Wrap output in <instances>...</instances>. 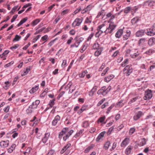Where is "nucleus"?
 <instances>
[{
  "instance_id": "nucleus-1",
  "label": "nucleus",
  "mask_w": 155,
  "mask_h": 155,
  "mask_svg": "<svg viewBox=\"0 0 155 155\" xmlns=\"http://www.w3.org/2000/svg\"><path fill=\"white\" fill-rule=\"evenodd\" d=\"M111 88V87L110 86H109L107 87L105 86H103L98 91L97 94L105 96L110 91Z\"/></svg>"
},
{
  "instance_id": "nucleus-2",
  "label": "nucleus",
  "mask_w": 155,
  "mask_h": 155,
  "mask_svg": "<svg viewBox=\"0 0 155 155\" xmlns=\"http://www.w3.org/2000/svg\"><path fill=\"white\" fill-rule=\"evenodd\" d=\"M116 26V25L114 24V22H111L109 24L108 27L104 31V32L106 34L108 33L111 34L115 29Z\"/></svg>"
},
{
  "instance_id": "nucleus-3",
  "label": "nucleus",
  "mask_w": 155,
  "mask_h": 155,
  "mask_svg": "<svg viewBox=\"0 0 155 155\" xmlns=\"http://www.w3.org/2000/svg\"><path fill=\"white\" fill-rule=\"evenodd\" d=\"M132 68L131 66L128 65L126 66L123 70V73L126 76H129L132 72Z\"/></svg>"
},
{
  "instance_id": "nucleus-4",
  "label": "nucleus",
  "mask_w": 155,
  "mask_h": 155,
  "mask_svg": "<svg viewBox=\"0 0 155 155\" xmlns=\"http://www.w3.org/2000/svg\"><path fill=\"white\" fill-rule=\"evenodd\" d=\"M83 20V18L82 17L76 18L72 24V26L75 27L79 26L82 22Z\"/></svg>"
},
{
  "instance_id": "nucleus-5",
  "label": "nucleus",
  "mask_w": 155,
  "mask_h": 155,
  "mask_svg": "<svg viewBox=\"0 0 155 155\" xmlns=\"http://www.w3.org/2000/svg\"><path fill=\"white\" fill-rule=\"evenodd\" d=\"M152 97V91L151 90H147L145 91V96L143 99L145 100H149Z\"/></svg>"
},
{
  "instance_id": "nucleus-6",
  "label": "nucleus",
  "mask_w": 155,
  "mask_h": 155,
  "mask_svg": "<svg viewBox=\"0 0 155 155\" xmlns=\"http://www.w3.org/2000/svg\"><path fill=\"white\" fill-rule=\"evenodd\" d=\"M147 32H146L145 33L148 36H153L155 35V30L153 28H147Z\"/></svg>"
},
{
  "instance_id": "nucleus-7",
  "label": "nucleus",
  "mask_w": 155,
  "mask_h": 155,
  "mask_svg": "<svg viewBox=\"0 0 155 155\" xmlns=\"http://www.w3.org/2000/svg\"><path fill=\"white\" fill-rule=\"evenodd\" d=\"M143 115V113L141 111H139L136 113L133 117V119L134 120L136 121L140 118Z\"/></svg>"
},
{
  "instance_id": "nucleus-8",
  "label": "nucleus",
  "mask_w": 155,
  "mask_h": 155,
  "mask_svg": "<svg viewBox=\"0 0 155 155\" xmlns=\"http://www.w3.org/2000/svg\"><path fill=\"white\" fill-rule=\"evenodd\" d=\"M146 39L144 38H141L139 40L138 42L139 46L142 47H144L146 45Z\"/></svg>"
},
{
  "instance_id": "nucleus-9",
  "label": "nucleus",
  "mask_w": 155,
  "mask_h": 155,
  "mask_svg": "<svg viewBox=\"0 0 155 155\" xmlns=\"http://www.w3.org/2000/svg\"><path fill=\"white\" fill-rule=\"evenodd\" d=\"M145 32V31L144 30H139L136 33L135 36L137 37H141L144 35Z\"/></svg>"
},
{
  "instance_id": "nucleus-10",
  "label": "nucleus",
  "mask_w": 155,
  "mask_h": 155,
  "mask_svg": "<svg viewBox=\"0 0 155 155\" xmlns=\"http://www.w3.org/2000/svg\"><path fill=\"white\" fill-rule=\"evenodd\" d=\"M40 101L39 100H36L35 101L33 102L32 104L29 106L30 108L36 109L37 108L38 105L39 104Z\"/></svg>"
},
{
  "instance_id": "nucleus-11",
  "label": "nucleus",
  "mask_w": 155,
  "mask_h": 155,
  "mask_svg": "<svg viewBox=\"0 0 155 155\" xmlns=\"http://www.w3.org/2000/svg\"><path fill=\"white\" fill-rule=\"evenodd\" d=\"M131 31L129 30H127L126 34L123 36V40L124 41L127 40L130 36Z\"/></svg>"
},
{
  "instance_id": "nucleus-12",
  "label": "nucleus",
  "mask_w": 155,
  "mask_h": 155,
  "mask_svg": "<svg viewBox=\"0 0 155 155\" xmlns=\"http://www.w3.org/2000/svg\"><path fill=\"white\" fill-rule=\"evenodd\" d=\"M50 135V134L49 133H46L45 134L44 137L41 140V141L44 143H46Z\"/></svg>"
},
{
  "instance_id": "nucleus-13",
  "label": "nucleus",
  "mask_w": 155,
  "mask_h": 155,
  "mask_svg": "<svg viewBox=\"0 0 155 155\" xmlns=\"http://www.w3.org/2000/svg\"><path fill=\"white\" fill-rule=\"evenodd\" d=\"M9 143V141L8 140L2 141L0 142V146L2 147H6L8 146Z\"/></svg>"
},
{
  "instance_id": "nucleus-14",
  "label": "nucleus",
  "mask_w": 155,
  "mask_h": 155,
  "mask_svg": "<svg viewBox=\"0 0 155 155\" xmlns=\"http://www.w3.org/2000/svg\"><path fill=\"white\" fill-rule=\"evenodd\" d=\"M60 119V117L58 115H57L55 117L54 119L52 121V125L55 126L58 121H59Z\"/></svg>"
},
{
  "instance_id": "nucleus-15",
  "label": "nucleus",
  "mask_w": 155,
  "mask_h": 155,
  "mask_svg": "<svg viewBox=\"0 0 155 155\" xmlns=\"http://www.w3.org/2000/svg\"><path fill=\"white\" fill-rule=\"evenodd\" d=\"M114 77V75L113 74H110L108 76L106 77L104 79V81L108 82Z\"/></svg>"
},
{
  "instance_id": "nucleus-16",
  "label": "nucleus",
  "mask_w": 155,
  "mask_h": 155,
  "mask_svg": "<svg viewBox=\"0 0 155 155\" xmlns=\"http://www.w3.org/2000/svg\"><path fill=\"white\" fill-rule=\"evenodd\" d=\"M68 129V127H65L63 128L59 134V138H61L62 136L65 134Z\"/></svg>"
},
{
  "instance_id": "nucleus-17",
  "label": "nucleus",
  "mask_w": 155,
  "mask_h": 155,
  "mask_svg": "<svg viewBox=\"0 0 155 155\" xmlns=\"http://www.w3.org/2000/svg\"><path fill=\"white\" fill-rule=\"evenodd\" d=\"M129 139L127 138H125L122 142L121 144V147H124L127 146L129 143Z\"/></svg>"
},
{
  "instance_id": "nucleus-18",
  "label": "nucleus",
  "mask_w": 155,
  "mask_h": 155,
  "mask_svg": "<svg viewBox=\"0 0 155 155\" xmlns=\"http://www.w3.org/2000/svg\"><path fill=\"white\" fill-rule=\"evenodd\" d=\"M71 146L70 143H68L65 146H64L60 151V153L62 154Z\"/></svg>"
},
{
  "instance_id": "nucleus-19",
  "label": "nucleus",
  "mask_w": 155,
  "mask_h": 155,
  "mask_svg": "<svg viewBox=\"0 0 155 155\" xmlns=\"http://www.w3.org/2000/svg\"><path fill=\"white\" fill-rule=\"evenodd\" d=\"M123 33V29H120L116 32L115 34V37L117 38H119L122 35Z\"/></svg>"
},
{
  "instance_id": "nucleus-20",
  "label": "nucleus",
  "mask_w": 155,
  "mask_h": 155,
  "mask_svg": "<svg viewBox=\"0 0 155 155\" xmlns=\"http://www.w3.org/2000/svg\"><path fill=\"white\" fill-rule=\"evenodd\" d=\"M105 132L103 131L100 133L96 139V141L97 142H99L100 140L104 137Z\"/></svg>"
},
{
  "instance_id": "nucleus-21",
  "label": "nucleus",
  "mask_w": 155,
  "mask_h": 155,
  "mask_svg": "<svg viewBox=\"0 0 155 155\" xmlns=\"http://www.w3.org/2000/svg\"><path fill=\"white\" fill-rule=\"evenodd\" d=\"M140 97L139 96H136L130 99V101L128 102V104H130L133 103L134 102L137 100L140 99Z\"/></svg>"
},
{
  "instance_id": "nucleus-22",
  "label": "nucleus",
  "mask_w": 155,
  "mask_h": 155,
  "mask_svg": "<svg viewBox=\"0 0 155 155\" xmlns=\"http://www.w3.org/2000/svg\"><path fill=\"white\" fill-rule=\"evenodd\" d=\"M148 44L150 46H152L155 44V38L152 37L150 38L148 40Z\"/></svg>"
},
{
  "instance_id": "nucleus-23",
  "label": "nucleus",
  "mask_w": 155,
  "mask_h": 155,
  "mask_svg": "<svg viewBox=\"0 0 155 155\" xmlns=\"http://www.w3.org/2000/svg\"><path fill=\"white\" fill-rule=\"evenodd\" d=\"M133 148L130 146H129L126 149L125 151V153L127 155L130 154L131 152V150Z\"/></svg>"
},
{
  "instance_id": "nucleus-24",
  "label": "nucleus",
  "mask_w": 155,
  "mask_h": 155,
  "mask_svg": "<svg viewBox=\"0 0 155 155\" xmlns=\"http://www.w3.org/2000/svg\"><path fill=\"white\" fill-rule=\"evenodd\" d=\"M103 49L102 47H101L100 48L97 50L95 52L94 55L96 56H99L101 53Z\"/></svg>"
},
{
  "instance_id": "nucleus-25",
  "label": "nucleus",
  "mask_w": 155,
  "mask_h": 155,
  "mask_svg": "<svg viewBox=\"0 0 155 155\" xmlns=\"http://www.w3.org/2000/svg\"><path fill=\"white\" fill-rule=\"evenodd\" d=\"M16 146V145L15 144H12L10 147L8 148V152L9 153H12L13 150H14Z\"/></svg>"
},
{
  "instance_id": "nucleus-26",
  "label": "nucleus",
  "mask_w": 155,
  "mask_h": 155,
  "mask_svg": "<svg viewBox=\"0 0 155 155\" xmlns=\"http://www.w3.org/2000/svg\"><path fill=\"white\" fill-rule=\"evenodd\" d=\"M105 119V117L104 116L103 117H100L98 120V123L100 122L103 124H105L106 123V121L104 122V121Z\"/></svg>"
},
{
  "instance_id": "nucleus-27",
  "label": "nucleus",
  "mask_w": 155,
  "mask_h": 155,
  "mask_svg": "<svg viewBox=\"0 0 155 155\" xmlns=\"http://www.w3.org/2000/svg\"><path fill=\"white\" fill-rule=\"evenodd\" d=\"M38 89V85H35L30 91L29 92L31 94H33Z\"/></svg>"
},
{
  "instance_id": "nucleus-28",
  "label": "nucleus",
  "mask_w": 155,
  "mask_h": 155,
  "mask_svg": "<svg viewBox=\"0 0 155 155\" xmlns=\"http://www.w3.org/2000/svg\"><path fill=\"white\" fill-rule=\"evenodd\" d=\"M88 44L86 43H84L80 51L81 53H83V52L88 47Z\"/></svg>"
},
{
  "instance_id": "nucleus-29",
  "label": "nucleus",
  "mask_w": 155,
  "mask_h": 155,
  "mask_svg": "<svg viewBox=\"0 0 155 155\" xmlns=\"http://www.w3.org/2000/svg\"><path fill=\"white\" fill-rule=\"evenodd\" d=\"M55 101V99H53L52 100H50L48 104L50 106V107H47V109H49L50 108L52 107L54 105V101Z\"/></svg>"
},
{
  "instance_id": "nucleus-30",
  "label": "nucleus",
  "mask_w": 155,
  "mask_h": 155,
  "mask_svg": "<svg viewBox=\"0 0 155 155\" xmlns=\"http://www.w3.org/2000/svg\"><path fill=\"white\" fill-rule=\"evenodd\" d=\"M97 87L96 86H94L93 87L92 90L90 91L89 93V95H90L92 96L93 95L94 93L97 90Z\"/></svg>"
},
{
  "instance_id": "nucleus-31",
  "label": "nucleus",
  "mask_w": 155,
  "mask_h": 155,
  "mask_svg": "<svg viewBox=\"0 0 155 155\" xmlns=\"http://www.w3.org/2000/svg\"><path fill=\"white\" fill-rule=\"evenodd\" d=\"M27 20V18L25 17L22 19L17 25L18 27H19L25 23Z\"/></svg>"
},
{
  "instance_id": "nucleus-32",
  "label": "nucleus",
  "mask_w": 155,
  "mask_h": 155,
  "mask_svg": "<svg viewBox=\"0 0 155 155\" xmlns=\"http://www.w3.org/2000/svg\"><path fill=\"white\" fill-rule=\"evenodd\" d=\"M89 124L88 121H85L83 122L82 124V127H83L86 128L89 127Z\"/></svg>"
},
{
  "instance_id": "nucleus-33",
  "label": "nucleus",
  "mask_w": 155,
  "mask_h": 155,
  "mask_svg": "<svg viewBox=\"0 0 155 155\" xmlns=\"http://www.w3.org/2000/svg\"><path fill=\"white\" fill-rule=\"evenodd\" d=\"M146 139L144 138H143L141 139V141L140 142L139 145L140 146H143L146 144Z\"/></svg>"
},
{
  "instance_id": "nucleus-34",
  "label": "nucleus",
  "mask_w": 155,
  "mask_h": 155,
  "mask_svg": "<svg viewBox=\"0 0 155 155\" xmlns=\"http://www.w3.org/2000/svg\"><path fill=\"white\" fill-rule=\"evenodd\" d=\"M40 21V20L39 19H35L31 23V25L32 26H34L38 24Z\"/></svg>"
},
{
  "instance_id": "nucleus-35",
  "label": "nucleus",
  "mask_w": 155,
  "mask_h": 155,
  "mask_svg": "<svg viewBox=\"0 0 155 155\" xmlns=\"http://www.w3.org/2000/svg\"><path fill=\"white\" fill-rule=\"evenodd\" d=\"M110 145V143L109 141L107 142L104 145V148L105 150H107L108 148Z\"/></svg>"
},
{
  "instance_id": "nucleus-36",
  "label": "nucleus",
  "mask_w": 155,
  "mask_h": 155,
  "mask_svg": "<svg viewBox=\"0 0 155 155\" xmlns=\"http://www.w3.org/2000/svg\"><path fill=\"white\" fill-rule=\"evenodd\" d=\"M131 8L130 6H128L126 7L124 10V13L126 14L128 13L129 12L131 11Z\"/></svg>"
},
{
  "instance_id": "nucleus-37",
  "label": "nucleus",
  "mask_w": 155,
  "mask_h": 155,
  "mask_svg": "<svg viewBox=\"0 0 155 155\" xmlns=\"http://www.w3.org/2000/svg\"><path fill=\"white\" fill-rule=\"evenodd\" d=\"M94 6H93L91 4H90L88 5L85 9L86 10L87 12L90 11L92 8Z\"/></svg>"
},
{
  "instance_id": "nucleus-38",
  "label": "nucleus",
  "mask_w": 155,
  "mask_h": 155,
  "mask_svg": "<svg viewBox=\"0 0 155 155\" xmlns=\"http://www.w3.org/2000/svg\"><path fill=\"white\" fill-rule=\"evenodd\" d=\"M99 45L98 43L94 44L93 46V48L94 49L98 50L101 48L99 47Z\"/></svg>"
},
{
  "instance_id": "nucleus-39",
  "label": "nucleus",
  "mask_w": 155,
  "mask_h": 155,
  "mask_svg": "<svg viewBox=\"0 0 155 155\" xmlns=\"http://www.w3.org/2000/svg\"><path fill=\"white\" fill-rule=\"evenodd\" d=\"M21 36H19L17 35L15 36V38L13 40V41H18L21 39Z\"/></svg>"
},
{
  "instance_id": "nucleus-40",
  "label": "nucleus",
  "mask_w": 155,
  "mask_h": 155,
  "mask_svg": "<svg viewBox=\"0 0 155 155\" xmlns=\"http://www.w3.org/2000/svg\"><path fill=\"white\" fill-rule=\"evenodd\" d=\"M124 104V103H123V101L121 100L117 103V105L119 107H122Z\"/></svg>"
},
{
  "instance_id": "nucleus-41",
  "label": "nucleus",
  "mask_w": 155,
  "mask_h": 155,
  "mask_svg": "<svg viewBox=\"0 0 155 155\" xmlns=\"http://www.w3.org/2000/svg\"><path fill=\"white\" fill-rule=\"evenodd\" d=\"M109 70V67H107L104 70L103 72L101 73V75L102 76H104L107 73L108 71Z\"/></svg>"
},
{
  "instance_id": "nucleus-42",
  "label": "nucleus",
  "mask_w": 155,
  "mask_h": 155,
  "mask_svg": "<svg viewBox=\"0 0 155 155\" xmlns=\"http://www.w3.org/2000/svg\"><path fill=\"white\" fill-rule=\"evenodd\" d=\"M154 51L152 49H149L145 53L147 54L148 55L151 54Z\"/></svg>"
},
{
  "instance_id": "nucleus-43",
  "label": "nucleus",
  "mask_w": 155,
  "mask_h": 155,
  "mask_svg": "<svg viewBox=\"0 0 155 155\" xmlns=\"http://www.w3.org/2000/svg\"><path fill=\"white\" fill-rule=\"evenodd\" d=\"M138 19L137 18H134L131 20V22L133 24H134L135 23H137L138 21Z\"/></svg>"
},
{
  "instance_id": "nucleus-44",
  "label": "nucleus",
  "mask_w": 155,
  "mask_h": 155,
  "mask_svg": "<svg viewBox=\"0 0 155 155\" xmlns=\"http://www.w3.org/2000/svg\"><path fill=\"white\" fill-rule=\"evenodd\" d=\"M93 148L92 146H90L88 147L84 150V152L85 153H87L89 152L90 150L92 149Z\"/></svg>"
},
{
  "instance_id": "nucleus-45",
  "label": "nucleus",
  "mask_w": 155,
  "mask_h": 155,
  "mask_svg": "<svg viewBox=\"0 0 155 155\" xmlns=\"http://www.w3.org/2000/svg\"><path fill=\"white\" fill-rule=\"evenodd\" d=\"M14 62L13 61H12L9 63L6 64L4 66V67L5 68H7L8 67L10 66L11 65L13 64L14 63Z\"/></svg>"
},
{
  "instance_id": "nucleus-46",
  "label": "nucleus",
  "mask_w": 155,
  "mask_h": 155,
  "mask_svg": "<svg viewBox=\"0 0 155 155\" xmlns=\"http://www.w3.org/2000/svg\"><path fill=\"white\" fill-rule=\"evenodd\" d=\"M135 131V129L134 128H131L129 131V133L130 135L132 134Z\"/></svg>"
},
{
  "instance_id": "nucleus-47",
  "label": "nucleus",
  "mask_w": 155,
  "mask_h": 155,
  "mask_svg": "<svg viewBox=\"0 0 155 155\" xmlns=\"http://www.w3.org/2000/svg\"><path fill=\"white\" fill-rule=\"evenodd\" d=\"M139 54V53L137 52L135 53L132 54H131L130 56L132 58H135Z\"/></svg>"
},
{
  "instance_id": "nucleus-48",
  "label": "nucleus",
  "mask_w": 155,
  "mask_h": 155,
  "mask_svg": "<svg viewBox=\"0 0 155 155\" xmlns=\"http://www.w3.org/2000/svg\"><path fill=\"white\" fill-rule=\"evenodd\" d=\"M138 8L136 6H135L133 7V8H131V12H136V11L137 10Z\"/></svg>"
},
{
  "instance_id": "nucleus-49",
  "label": "nucleus",
  "mask_w": 155,
  "mask_h": 155,
  "mask_svg": "<svg viewBox=\"0 0 155 155\" xmlns=\"http://www.w3.org/2000/svg\"><path fill=\"white\" fill-rule=\"evenodd\" d=\"M105 98H103L97 104V106H99L101 105L105 101Z\"/></svg>"
},
{
  "instance_id": "nucleus-50",
  "label": "nucleus",
  "mask_w": 155,
  "mask_h": 155,
  "mask_svg": "<svg viewBox=\"0 0 155 155\" xmlns=\"http://www.w3.org/2000/svg\"><path fill=\"white\" fill-rule=\"evenodd\" d=\"M5 86H4V88L5 89H7L8 87L10 86L9 84V82L8 81L5 82Z\"/></svg>"
},
{
  "instance_id": "nucleus-51",
  "label": "nucleus",
  "mask_w": 155,
  "mask_h": 155,
  "mask_svg": "<svg viewBox=\"0 0 155 155\" xmlns=\"http://www.w3.org/2000/svg\"><path fill=\"white\" fill-rule=\"evenodd\" d=\"M18 15H15L12 17V18L11 20V22L12 23L18 17Z\"/></svg>"
},
{
  "instance_id": "nucleus-52",
  "label": "nucleus",
  "mask_w": 155,
  "mask_h": 155,
  "mask_svg": "<svg viewBox=\"0 0 155 155\" xmlns=\"http://www.w3.org/2000/svg\"><path fill=\"white\" fill-rule=\"evenodd\" d=\"M65 92L64 91H62L61 92V93L59 94L58 96V99H59V98L62 97L63 94H64Z\"/></svg>"
},
{
  "instance_id": "nucleus-53",
  "label": "nucleus",
  "mask_w": 155,
  "mask_h": 155,
  "mask_svg": "<svg viewBox=\"0 0 155 155\" xmlns=\"http://www.w3.org/2000/svg\"><path fill=\"white\" fill-rule=\"evenodd\" d=\"M41 37L40 35H38L36 37L33 39V43H35Z\"/></svg>"
},
{
  "instance_id": "nucleus-54",
  "label": "nucleus",
  "mask_w": 155,
  "mask_h": 155,
  "mask_svg": "<svg viewBox=\"0 0 155 155\" xmlns=\"http://www.w3.org/2000/svg\"><path fill=\"white\" fill-rule=\"evenodd\" d=\"M31 150V147H28L25 152V153H27L28 154L30 153Z\"/></svg>"
},
{
  "instance_id": "nucleus-55",
  "label": "nucleus",
  "mask_w": 155,
  "mask_h": 155,
  "mask_svg": "<svg viewBox=\"0 0 155 155\" xmlns=\"http://www.w3.org/2000/svg\"><path fill=\"white\" fill-rule=\"evenodd\" d=\"M70 136H69L68 134H66L63 137V139L64 141H66L69 137Z\"/></svg>"
},
{
  "instance_id": "nucleus-56",
  "label": "nucleus",
  "mask_w": 155,
  "mask_h": 155,
  "mask_svg": "<svg viewBox=\"0 0 155 155\" xmlns=\"http://www.w3.org/2000/svg\"><path fill=\"white\" fill-rule=\"evenodd\" d=\"M75 40H77L79 42H81L84 40V38L82 37L79 38L78 39H77V37H76L74 39Z\"/></svg>"
},
{
  "instance_id": "nucleus-57",
  "label": "nucleus",
  "mask_w": 155,
  "mask_h": 155,
  "mask_svg": "<svg viewBox=\"0 0 155 155\" xmlns=\"http://www.w3.org/2000/svg\"><path fill=\"white\" fill-rule=\"evenodd\" d=\"M68 10L67 9L63 10L61 13L62 15H64L68 13Z\"/></svg>"
},
{
  "instance_id": "nucleus-58",
  "label": "nucleus",
  "mask_w": 155,
  "mask_h": 155,
  "mask_svg": "<svg viewBox=\"0 0 155 155\" xmlns=\"http://www.w3.org/2000/svg\"><path fill=\"white\" fill-rule=\"evenodd\" d=\"M105 66V64L104 63H103L99 69V71H101L104 68Z\"/></svg>"
},
{
  "instance_id": "nucleus-59",
  "label": "nucleus",
  "mask_w": 155,
  "mask_h": 155,
  "mask_svg": "<svg viewBox=\"0 0 155 155\" xmlns=\"http://www.w3.org/2000/svg\"><path fill=\"white\" fill-rule=\"evenodd\" d=\"M67 64V61L66 60H63V62L61 64V66L62 67H64Z\"/></svg>"
},
{
  "instance_id": "nucleus-60",
  "label": "nucleus",
  "mask_w": 155,
  "mask_h": 155,
  "mask_svg": "<svg viewBox=\"0 0 155 155\" xmlns=\"http://www.w3.org/2000/svg\"><path fill=\"white\" fill-rule=\"evenodd\" d=\"M19 45L18 44L15 45L14 46L11 47L10 48V49L12 50H13L14 49H16L18 46Z\"/></svg>"
},
{
  "instance_id": "nucleus-61",
  "label": "nucleus",
  "mask_w": 155,
  "mask_h": 155,
  "mask_svg": "<svg viewBox=\"0 0 155 155\" xmlns=\"http://www.w3.org/2000/svg\"><path fill=\"white\" fill-rule=\"evenodd\" d=\"M9 109V106H8L4 109V111L6 113H7L8 112Z\"/></svg>"
},
{
  "instance_id": "nucleus-62",
  "label": "nucleus",
  "mask_w": 155,
  "mask_h": 155,
  "mask_svg": "<svg viewBox=\"0 0 155 155\" xmlns=\"http://www.w3.org/2000/svg\"><path fill=\"white\" fill-rule=\"evenodd\" d=\"M105 25V24H103L102 25L98 26L97 28V30H101L102 28Z\"/></svg>"
},
{
  "instance_id": "nucleus-63",
  "label": "nucleus",
  "mask_w": 155,
  "mask_h": 155,
  "mask_svg": "<svg viewBox=\"0 0 155 155\" xmlns=\"http://www.w3.org/2000/svg\"><path fill=\"white\" fill-rule=\"evenodd\" d=\"M54 152V150H51L48 153L47 155H52Z\"/></svg>"
},
{
  "instance_id": "nucleus-64",
  "label": "nucleus",
  "mask_w": 155,
  "mask_h": 155,
  "mask_svg": "<svg viewBox=\"0 0 155 155\" xmlns=\"http://www.w3.org/2000/svg\"><path fill=\"white\" fill-rule=\"evenodd\" d=\"M108 102L105 103L101 106V108H102V109L104 108L106 106H107L108 105Z\"/></svg>"
}]
</instances>
